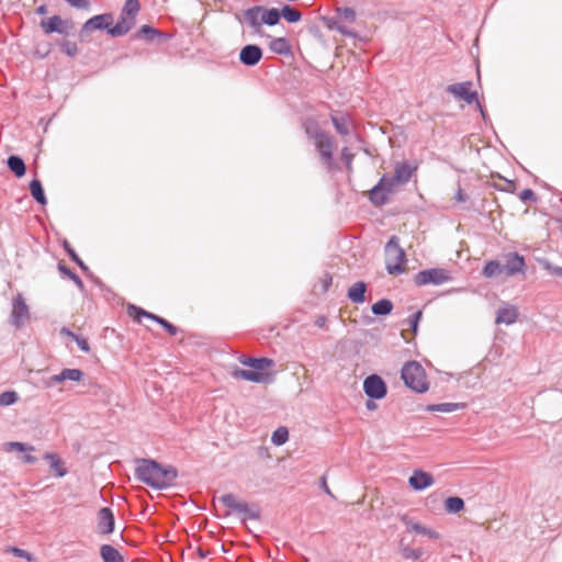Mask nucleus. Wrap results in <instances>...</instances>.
<instances>
[{"label": "nucleus", "instance_id": "obj_31", "mask_svg": "<svg viewBox=\"0 0 562 562\" xmlns=\"http://www.w3.org/2000/svg\"><path fill=\"white\" fill-rule=\"evenodd\" d=\"M464 403H439V404H430L426 407L428 412H440V413H452L458 409L464 408Z\"/></svg>", "mask_w": 562, "mask_h": 562}, {"label": "nucleus", "instance_id": "obj_56", "mask_svg": "<svg viewBox=\"0 0 562 562\" xmlns=\"http://www.w3.org/2000/svg\"><path fill=\"white\" fill-rule=\"evenodd\" d=\"M63 248L64 250L67 252V255L69 256V258L72 260V261H76V260H79V256L78 254L76 252V250L71 247V245L69 244L68 240H64L63 241Z\"/></svg>", "mask_w": 562, "mask_h": 562}, {"label": "nucleus", "instance_id": "obj_37", "mask_svg": "<svg viewBox=\"0 0 562 562\" xmlns=\"http://www.w3.org/2000/svg\"><path fill=\"white\" fill-rule=\"evenodd\" d=\"M57 268H58V271L63 276H66L67 278H69L81 292L85 291V284L81 280V278L74 270H71L70 268H68L66 265H64L61 262L58 263Z\"/></svg>", "mask_w": 562, "mask_h": 562}, {"label": "nucleus", "instance_id": "obj_55", "mask_svg": "<svg viewBox=\"0 0 562 562\" xmlns=\"http://www.w3.org/2000/svg\"><path fill=\"white\" fill-rule=\"evenodd\" d=\"M160 326L171 336H176L179 331L178 327L168 322L166 318L160 322Z\"/></svg>", "mask_w": 562, "mask_h": 562}, {"label": "nucleus", "instance_id": "obj_45", "mask_svg": "<svg viewBox=\"0 0 562 562\" xmlns=\"http://www.w3.org/2000/svg\"><path fill=\"white\" fill-rule=\"evenodd\" d=\"M59 45H60V48H61L63 53H65L69 57L77 56V54L79 52L78 46H77V44L75 42L63 40L59 43Z\"/></svg>", "mask_w": 562, "mask_h": 562}, {"label": "nucleus", "instance_id": "obj_15", "mask_svg": "<svg viewBox=\"0 0 562 562\" xmlns=\"http://www.w3.org/2000/svg\"><path fill=\"white\" fill-rule=\"evenodd\" d=\"M408 483L414 491L420 492L430 487L435 483V479L430 473L418 469L413 471Z\"/></svg>", "mask_w": 562, "mask_h": 562}, {"label": "nucleus", "instance_id": "obj_5", "mask_svg": "<svg viewBox=\"0 0 562 562\" xmlns=\"http://www.w3.org/2000/svg\"><path fill=\"white\" fill-rule=\"evenodd\" d=\"M452 280L451 272L443 268H430L417 272L414 276V283L417 286L428 284L441 285Z\"/></svg>", "mask_w": 562, "mask_h": 562}, {"label": "nucleus", "instance_id": "obj_63", "mask_svg": "<svg viewBox=\"0 0 562 562\" xmlns=\"http://www.w3.org/2000/svg\"><path fill=\"white\" fill-rule=\"evenodd\" d=\"M341 159L347 164L350 165L352 160V155L349 153V149L347 147H344L341 150Z\"/></svg>", "mask_w": 562, "mask_h": 562}, {"label": "nucleus", "instance_id": "obj_52", "mask_svg": "<svg viewBox=\"0 0 562 562\" xmlns=\"http://www.w3.org/2000/svg\"><path fill=\"white\" fill-rule=\"evenodd\" d=\"M540 262L546 270H548L549 272H551L552 274H554L559 278H562V267L554 266L553 263H551L548 260H541Z\"/></svg>", "mask_w": 562, "mask_h": 562}, {"label": "nucleus", "instance_id": "obj_10", "mask_svg": "<svg viewBox=\"0 0 562 562\" xmlns=\"http://www.w3.org/2000/svg\"><path fill=\"white\" fill-rule=\"evenodd\" d=\"M263 55V52L259 45L247 44L239 52V61L244 66L254 67L259 64Z\"/></svg>", "mask_w": 562, "mask_h": 562}, {"label": "nucleus", "instance_id": "obj_51", "mask_svg": "<svg viewBox=\"0 0 562 562\" xmlns=\"http://www.w3.org/2000/svg\"><path fill=\"white\" fill-rule=\"evenodd\" d=\"M519 199L524 202V203H527V202H531V203H535L537 202L538 198L536 195V193L533 192V190L531 189H524L520 193H519Z\"/></svg>", "mask_w": 562, "mask_h": 562}, {"label": "nucleus", "instance_id": "obj_59", "mask_svg": "<svg viewBox=\"0 0 562 562\" xmlns=\"http://www.w3.org/2000/svg\"><path fill=\"white\" fill-rule=\"evenodd\" d=\"M65 379L63 378V372L60 371L58 374H54L47 380L46 386L52 387L53 385L63 383Z\"/></svg>", "mask_w": 562, "mask_h": 562}, {"label": "nucleus", "instance_id": "obj_24", "mask_svg": "<svg viewBox=\"0 0 562 562\" xmlns=\"http://www.w3.org/2000/svg\"><path fill=\"white\" fill-rule=\"evenodd\" d=\"M330 121L336 130V132L341 136H347L350 134V116L348 114L340 115H330Z\"/></svg>", "mask_w": 562, "mask_h": 562}, {"label": "nucleus", "instance_id": "obj_4", "mask_svg": "<svg viewBox=\"0 0 562 562\" xmlns=\"http://www.w3.org/2000/svg\"><path fill=\"white\" fill-rule=\"evenodd\" d=\"M385 256L393 259L395 262H386L385 269L389 274H402L405 271L404 265L406 263L405 250L400 246V238L393 235L387 240L384 247Z\"/></svg>", "mask_w": 562, "mask_h": 562}, {"label": "nucleus", "instance_id": "obj_33", "mask_svg": "<svg viewBox=\"0 0 562 562\" xmlns=\"http://www.w3.org/2000/svg\"><path fill=\"white\" fill-rule=\"evenodd\" d=\"M504 273L503 265L498 260H488L483 267L482 274L487 278H495Z\"/></svg>", "mask_w": 562, "mask_h": 562}, {"label": "nucleus", "instance_id": "obj_40", "mask_svg": "<svg viewBox=\"0 0 562 562\" xmlns=\"http://www.w3.org/2000/svg\"><path fill=\"white\" fill-rule=\"evenodd\" d=\"M409 530H414L420 535H424V536H427L431 539H439V532H437L436 530L434 529H430V528H427L423 525H420L419 522H413L409 527H408Z\"/></svg>", "mask_w": 562, "mask_h": 562}, {"label": "nucleus", "instance_id": "obj_20", "mask_svg": "<svg viewBox=\"0 0 562 562\" xmlns=\"http://www.w3.org/2000/svg\"><path fill=\"white\" fill-rule=\"evenodd\" d=\"M367 290V283L363 281H358L348 289L347 297L355 304H362L366 302Z\"/></svg>", "mask_w": 562, "mask_h": 562}, {"label": "nucleus", "instance_id": "obj_43", "mask_svg": "<svg viewBox=\"0 0 562 562\" xmlns=\"http://www.w3.org/2000/svg\"><path fill=\"white\" fill-rule=\"evenodd\" d=\"M19 395L15 391H4L0 394V406H10L18 402Z\"/></svg>", "mask_w": 562, "mask_h": 562}, {"label": "nucleus", "instance_id": "obj_2", "mask_svg": "<svg viewBox=\"0 0 562 562\" xmlns=\"http://www.w3.org/2000/svg\"><path fill=\"white\" fill-rule=\"evenodd\" d=\"M401 378L406 387L418 394H423L429 389L426 371L423 366L415 360L408 361L403 366Z\"/></svg>", "mask_w": 562, "mask_h": 562}, {"label": "nucleus", "instance_id": "obj_53", "mask_svg": "<svg viewBox=\"0 0 562 562\" xmlns=\"http://www.w3.org/2000/svg\"><path fill=\"white\" fill-rule=\"evenodd\" d=\"M74 340L76 341V344H77L78 348H79L81 351H83V352H86V353H88V352L90 351V345H89L88 340H87L83 336H81V335L77 334V335L74 337Z\"/></svg>", "mask_w": 562, "mask_h": 562}, {"label": "nucleus", "instance_id": "obj_18", "mask_svg": "<svg viewBox=\"0 0 562 562\" xmlns=\"http://www.w3.org/2000/svg\"><path fill=\"white\" fill-rule=\"evenodd\" d=\"M240 363L251 368L254 371L263 372L268 368L274 366V361L267 357H246L240 358Z\"/></svg>", "mask_w": 562, "mask_h": 562}, {"label": "nucleus", "instance_id": "obj_11", "mask_svg": "<svg viewBox=\"0 0 562 562\" xmlns=\"http://www.w3.org/2000/svg\"><path fill=\"white\" fill-rule=\"evenodd\" d=\"M68 24L69 21L63 20L59 15H53L48 19L42 20L40 26L46 34L58 33L63 35H68Z\"/></svg>", "mask_w": 562, "mask_h": 562}, {"label": "nucleus", "instance_id": "obj_62", "mask_svg": "<svg viewBox=\"0 0 562 562\" xmlns=\"http://www.w3.org/2000/svg\"><path fill=\"white\" fill-rule=\"evenodd\" d=\"M468 194L463 192V190L459 187L457 192H456V195H454V200L457 202H465L468 200Z\"/></svg>", "mask_w": 562, "mask_h": 562}, {"label": "nucleus", "instance_id": "obj_29", "mask_svg": "<svg viewBox=\"0 0 562 562\" xmlns=\"http://www.w3.org/2000/svg\"><path fill=\"white\" fill-rule=\"evenodd\" d=\"M281 10L277 8L263 9L261 11V22L268 26L277 25L281 19Z\"/></svg>", "mask_w": 562, "mask_h": 562}, {"label": "nucleus", "instance_id": "obj_46", "mask_svg": "<svg viewBox=\"0 0 562 562\" xmlns=\"http://www.w3.org/2000/svg\"><path fill=\"white\" fill-rule=\"evenodd\" d=\"M402 555L406 560H418L423 555V549L420 548H411V547H403L401 549Z\"/></svg>", "mask_w": 562, "mask_h": 562}, {"label": "nucleus", "instance_id": "obj_3", "mask_svg": "<svg viewBox=\"0 0 562 562\" xmlns=\"http://www.w3.org/2000/svg\"><path fill=\"white\" fill-rule=\"evenodd\" d=\"M218 501L229 510L238 513L241 516V524H246L248 519H260L261 512L258 505L252 504L251 506H249V504L246 502L237 501L236 496L232 493H227L220 496Z\"/></svg>", "mask_w": 562, "mask_h": 562}, {"label": "nucleus", "instance_id": "obj_1", "mask_svg": "<svg viewBox=\"0 0 562 562\" xmlns=\"http://www.w3.org/2000/svg\"><path fill=\"white\" fill-rule=\"evenodd\" d=\"M135 479L155 490L173 485L178 471L173 465H162L154 459H136Z\"/></svg>", "mask_w": 562, "mask_h": 562}, {"label": "nucleus", "instance_id": "obj_49", "mask_svg": "<svg viewBox=\"0 0 562 562\" xmlns=\"http://www.w3.org/2000/svg\"><path fill=\"white\" fill-rule=\"evenodd\" d=\"M315 145L319 154L321 150L333 149V140L327 134L316 139Z\"/></svg>", "mask_w": 562, "mask_h": 562}, {"label": "nucleus", "instance_id": "obj_47", "mask_svg": "<svg viewBox=\"0 0 562 562\" xmlns=\"http://www.w3.org/2000/svg\"><path fill=\"white\" fill-rule=\"evenodd\" d=\"M8 552L12 553L16 558L25 559L29 562L35 561V557L31 552L18 547H9Z\"/></svg>", "mask_w": 562, "mask_h": 562}, {"label": "nucleus", "instance_id": "obj_7", "mask_svg": "<svg viewBox=\"0 0 562 562\" xmlns=\"http://www.w3.org/2000/svg\"><path fill=\"white\" fill-rule=\"evenodd\" d=\"M112 23H113V14L112 13H102V14L93 15L92 18L88 19L83 23V25L79 32L80 40L85 41L88 33L91 31L99 30V31L108 32V29L110 25H112Z\"/></svg>", "mask_w": 562, "mask_h": 562}, {"label": "nucleus", "instance_id": "obj_14", "mask_svg": "<svg viewBox=\"0 0 562 562\" xmlns=\"http://www.w3.org/2000/svg\"><path fill=\"white\" fill-rule=\"evenodd\" d=\"M416 170L417 165H412L406 160L396 162L394 166V175L392 177V181L397 182V186H404L409 181L412 175Z\"/></svg>", "mask_w": 562, "mask_h": 562}, {"label": "nucleus", "instance_id": "obj_61", "mask_svg": "<svg viewBox=\"0 0 562 562\" xmlns=\"http://www.w3.org/2000/svg\"><path fill=\"white\" fill-rule=\"evenodd\" d=\"M333 282V277L329 273H325L322 279V291L325 293L329 290Z\"/></svg>", "mask_w": 562, "mask_h": 562}, {"label": "nucleus", "instance_id": "obj_38", "mask_svg": "<svg viewBox=\"0 0 562 562\" xmlns=\"http://www.w3.org/2000/svg\"><path fill=\"white\" fill-rule=\"evenodd\" d=\"M304 130H305V133L307 134V136L310 138H313L314 140L321 138L322 136H324L326 134L325 132L322 131L318 123L314 120H307L304 123Z\"/></svg>", "mask_w": 562, "mask_h": 562}, {"label": "nucleus", "instance_id": "obj_19", "mask_svg": "<svg viewBox=\"0 0 562 562\" xmlns=\"http://www.w3.org/2000/svg\"><path fill=\"white\" fill-rule=\"evenodd\" d=\"M135 25V21L128 20L126 16L120 15L119 21L114 25H110L108 34L112 37H120L127 34Z\"/></svg>", "mask_w": 562, "mask_h": 562}, {"label": "nucleus", "instance_id": "obj_34", "mask_svg": "<svg viewBox=\"0 0 562 562\" xmlns=\"http://www.w3.org/2000/svg\"><path fill=\"white\" fill-rule=\"evenodd\" d=\"M140 10L138 0H126L122 9L121 15L126 16L131 21L136 22V15Z\"/></svg>", "mask_w": 562, "mask_h": 562}, {"label": "nucleus", "instance_id": "obj_6", "mask_svg": "<svg viewBox=\"0 0 562 562\" xmlns=\"http://www.w3.org/2000/svg\"><path fill=\"white\" fill-rule=\"evenodd\" d=\"M363 392L370 400H382L387 394V385L380 375L370 374L363 381Z\"/></svg>", "mask_w": 562, "mask_h": 562}, {"label": "nucleus", "instance_id": "obj_25", "mask_svg": "<svg viewBox=\"0 0 562 562\" xmlns=\"http://www.w3.org/2000/svg\"><path fill=\"white\" fill-rule=\"evenodd\" d=\"M272 53L288 56L292 53V46L286 37H276L269 43Z\"/></svg>", "mask_w": 562, "mask_h": 562}, {"label": "nucleus", "instance_id": "obj_28", "mask_svg": "<svg viewBox=\"0 0 562 562\" xmlns=\"http://www.w3.org/2000/svg\"><path fill=\"white\" fill-rule=\"evenodd\" d=\"M100 555L103 562H124L119 550L111 544H102L100 548Z\"/></svg>", "mask_w": 562, "mask_h": 562}, {"label": "nucleus", "instance_id": "obj_16", "mask_svg": "<svg viewBox=\"0 0 562 562\" xmlns=\"http://www.w3.org/2000/svg\"><path fill=\"white\" fill-rule=\"evenodd\" d=\"M384 175L379 182L369 191V200L375 206L385 205L389 202L390 188H384Z\"/></svg>", "mask_w": 562, "mask_h": 562}, {"label": "nucleus", "instance_id": "obj_17", "mask_svg": "<svg viewBox=\"0 0 562 562\" xmlns=\"http://www.w3.org/2000/svg\"><path fill=\"white\" fill-rule=\"evenodd\" d=\"M232 375L235 379H241V380L254 382V383H266L271 380L270 379L271 374H269V373L258 372V371H254V370H246V369H240V368H236L233 371Z\"/></svg>", "mask_w": 562, "mask_h": 562}, {"label": "nucleus", "instance_id": "obj_23", "mask_svg": "<svg viewBox=\"0 0 562 562\" xmlns=\"http://www.w3.org/2000/svg\"><path fill=\"white\" fill-rule=\"evenodd\" d=\"M7 166L16 178H22L26 173V165L18 155H10L7 159Z\"/></svg>", "mask_w": 562, "mask_h": 562}, {"label": "nucleus", "instance_id": "obj_22", "mask_svg": "<svg viewBox=\"0 0 562 562\" xmlns=\"http://www.w3.org/2000/svg\"><path fill=\"white\" fill-rule=\"evenodd\" d=\"M518 311L515 306L502 307L497 311L496 324L512 325L517 321Z\"/></svg>", "mask_w": 562, "mask_h": 562}, {"label": "nucleus", "instance_id": "obj_27", "mask_svg": "<svg viewBox=\"0 0 562 562\" xmlns=\"http://www.w3.org/2000/svg\"><path fill=\"white\" fill-rule=\"evenodd\" d=\"M29 188L31 195L38 204L43 206L47 204V198L45 195V191L40 179L33 178L30 182Z\"/></svg>", "mask_w": 562, "mask_h": 562}, {"label": "nucleus", "instance_id": "obj_12", "mask_svg": "<svg viewBox=\"0 0 562 562\" xmlns=\"http://www.w3.org/2000/svg\"><path fill=\"white\" fill-rule=\"evenodd\" d=\"M29 306L25 303L22 294H18L13 301V308L11 312V324L15 327H21L24 319L29 318Z\"/></svg>", "mask_w": 562, "mask_h": 562}, {"label": "nucleus", "instance_id": "obj_36", "mask_svg": "<svg viewBox=\"0 0 562 562\" xmlns=\"http://www.w3.org/2000/svg\"><path fill=\"white\" fill-rule=\"evenodd\" d=\"M281 18L289 23H297L302 19V13L296 8L290 4H283L281 8Z\"/></svg>", "mask_w": 562, "mask_h": 562}, {"label": "nucleus", "instance_id": "obj_13", "mask_svg": "<svg viewBox=\"0 0 562 562\" xmlns=\"http://www.w3.org/2000/svg\"><path fill=\"white\" fill-rule=\"evenodd\" d=\"M98 530L101 535H110L115 529V517L110 507H102L98 512Z\"/></svg>", "mask_w": 562, "mask_h": 562}, {"label": "nucleus", "instance_id": "obj_9", "mask_svg": "<svg viewBox=\"0 0 562 562\" xmlns=\"http://www.w3.org/2000/svg\"><path fill=\"white\" fill-rule=\"evenodd\" d=\"M471 81H463L449 85L446 88V91L457 99L462 100L468 104H472L473 102H477L479 97L476 91H471Z\"/></svg>", "mask_w": 562, "mask_h": 562}, {"label": "nucleus", "instance_id": "obj_64", "mask_svg": "<svg viewBox=\"0 0 562 562\" xmlns=\"http://www.w3.org/2000/svg\"><path fill=\"white\" fill-rule=\"evenodd\" d=\"M144 317L148 318V319H151L154 321L155 323H157L158 325H160V322L164 319V317L159 316V315H156L154 313H150V312H147L144 314Z\"/></svg>", "mask_w": 562, "mask_h": 562}, {"label": "nucleus", "instance_id": "obj_32", "mask_svg": "<svg viewBox=\"0 0 562 562\" xmlns=\"http://www.w3.org/2000/svg\"><path fill=\"white\" fill-rule=\"evenodd\" d=\"M371 311L375 316H386L393 311V303L389 299H381L371 306Z\"/></svg>", "mask_w": 562, "mask_h": 562}, {"label": "nucleus", "instance_id": "obj_50", "mask_svg": "<svg viewBox=\"0 0 562 562\" xmlns=\"http://www.w3.org/2000/svg\"><path fill=\"white\" fill-rule=\"evenodd\" d=\"M127 313L131 317H133L137 322H140V319H142V317H144V314L146 313V311L139 306L134 305V304H128Z\"/></svg>", "mask_w": 562, "mask_h": 562}, {"label": "nucleus", "instance_id": "obj_57", "mask_svg": "<svg viewBox=\"0 0 562 562\" xmlns=\"http://www.w3.org/2000/svg\"><path fill=\"white\" fill-rule=\"evenodd\" d=\"M65 1L68 2L71 7L77 8V9L87 10L90 7L89 0H65Z\"/></svg>", "mask_w": 562, "mask_h": 562}, {"label": "nucleus", "instance_id": "obj_39", "mask_svg": "<svg viewBox=\"0 0 562 562\" xmlns=\"http://www.w3.org/2000/svg\"><path fill=\"white\" fill-rule=\"evenodd\" d=\"M289 440V429L284 426L278 427L271 436V442L276 446H282Z\"/></svg>", "mask_w": 562, "mask_h": 562}, {"label": "nucleus", "instance_id": "obj_60", "mask_svg": "<svg viewBox=\"0 0 562 562\" xmlns=\"http://www.w3.org/2000/svg\"><path fill=\"white\" fill-rule=\"evenodd\" d=\"M516 182L514 180H506V183L504 187H498V186H495L496 189L501 190V191H504V192H508V193H513L515 192L516 190Z\"/></svg>", "mask_w": 562, "mask_h": 562}, {"label": "nucleus", "instance_id": "obj_8", "mask_svg": "<svg viewBox=\"0 0 562 562\" xmlns=\"http://www.w3.org/2000/svg\"><path fill=\"white\" fill-rule=\"evenodd\" d=\"M504 263L503 269L504 273L507 277H514L516 274L522 273L525 274L527 265L525 261V257L519 255L516 251H510L503 255Z\"/></svg>", "mask_w": 562, "mask_h": 562}, {"label": "nucleus", "instance_id": "obj_54", "mask_svg": "<svg viewBox=\"0 0 562 562\" xmlns=\"http://www.w3.org/2000/svg\"><path fill=\"white\" fill-rule=\"evenodd\" d=\"M319 156L323 162L326 165V167L331 168L334 164L333 149L321 150Z\"/></svg>", "mask_w": 562, "mask_h": 562}, {"label": "nucleus", "instance_id": "obj_26", "mask_svg": "<svg viewBox=\"0 0 562 562\" xmlns=\"http://www.w3.org/2000/svg\"><path fill=\"white\" fill-rule=\"evenodd\" d=\"M261 11L262 7H252L245 11V21L255 29L256 32H259L261 29Z\"/></svg>", "mask_w": 562, "mask_h": 562}, {"label": "nucleus", "instance_id": "obj_44", "mask_svg": "<svg viewBox=\"0 0 562 562\" xmlns=\"http://www.w3.org/2000/svg\"><path fill=\"white\" fill-rule=\"evenodd\" d=\"M35 448L29 443L20 441H11L7 443V451L31 452Z\"/></svg>", "mask_w": 562, "mask_h": 562}, {"label": "nucleus", "instance_id": "obj_58", "mask_svg": "<svg viewBox=\"0 0 562 562\" xmlns=\"http://www.w3.org/2000/svg\"><path fill=\"white\" fill-rule=\"evenodd\" d=\"M81 270L82 272L91 278L94 282H98V279L93 277L92 272L90 271L89 267L79 258V260L74 261Z\"/></svg>", "mask_w": 562, "mask_h": 562}, {"label": "nucleus", "instance_id": "obj_42", "mask_svg": "<svg viewBox=\"0 0 562 562\" xmlns=\"http://www.w3.org/2000/svg\"><path fill=\"white\" fill-rule=\"evenodd\" d=\"M336 12L345 22L351 24L356 21V11L349 7L337 8Z\"/></svg>", "mask_w": 562, "mask_h": 562}, {"label": "nucleus", "instance_id": "obj_35", "mask_svg": "<svg viewBox=\"0 0 562 562\" xmlns=\"http://www.w3.org/2000/svg\"><path fill=\"white\" fill-rule=\"evenodd\" d=\"M464 508V501L459 496H449L445 499V509L449 514H458Z\"/></svg>", "mask_w": 562, "mask_h": 562}, {"label": "nucleus", "instance_id": "obj_41", "mask_svg": "<svg viewBox=\"0 0 562 562\" xmlns=\"http://www.w3.org/2000/svg\"><path fill=\"white\" fill-rule=\"evenodd\" d=\"M61 372H63V378L65 379V381L70 380V381L79 382L85 376L83 371L80 369L65 368L61 370Z\"/></svg>", "mask_w": 562, "mask_h": 562}, {"label": "nucleus", "instance_id": "obj_21", "mask_svg": "<svg viewBox=\"0 0 562 562\" xmlns=\"http://www.w3.org/2000/svg\"><path fill=\"white\" fill-rule=\"evenodd\" d=\"M44 459L48 461L50 470L57 477H64L67 474V469L57 453L46 452Z\"/></svg>", "mask_w": 562, "mask_h": 562}, {"label": "nucleus", "instance_id": "obj_30", "mask_svg": "<svg viewBox=\"0 0 562 562\" xmlns=\"http://www.w3.org/2000/svg\"><path fill=\"white\" fill-rule=\"evenodd\" d=\"M157 34H158V29H156L149 24H145V25H142L135 34H133V38L134 40L143 38V40H145L146 43H153L154 40L156 38Z\"/></svg>", "mask_w": 562, "mask_h": 562}, {"label": "nucleus", "instance_id": "obj_48", "mask_svg": "<svg viewBox=\"0 0 562 562\" xmlns=\"http://www.w3.org/2000/svg\"><path fill=\"white\" fill-rule=\"evenodd\" d=\"M423 317V312L420 310L414 312L412 315L408 316L407 322L411 327V330L413 334H417L418 331V325Z\"/></svg>", "mask_w": 562, "mask_h": 562}]
</instances>
